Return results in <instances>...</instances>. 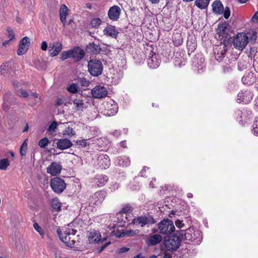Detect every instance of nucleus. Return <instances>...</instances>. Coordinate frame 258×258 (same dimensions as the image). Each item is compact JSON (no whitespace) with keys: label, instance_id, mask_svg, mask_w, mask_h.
Wrapping results in <instances>:
<instances>
[{"label":"nucleus","instance_id":"obj_1","mask_svg":"<svg viewBox=\"0 0 258 258\" xmlns=\"http://www.w3.org/2000/svg\"><path fill=\"white\" fill-rule=\"evenodd\" d=\"M178 233L182 240L191 241L197 244H200L202 239L201 232L194 230L192 228H189L185 231L179 230Z\"/></svg>","mask_w":258,"mask_h":258},{"label":"nucleus","instance_id":"obj_2","mask_svg":"<svg viewBox=\"0 0 258 258\" xmlns=\"http://www.w3.org/2000/svg\"><path fill=\"white\" fill-rule=\"evenodd\" d=\"M88 71L90 74L95 77L100 75L103 71V65L101 61L98 59H92L88 63Z\"/></svg>","mask_w":258,"mask_h":258},{"label":"nucleus","instance_id":"obj_3","mask_svg":"<svg viewBox=\"0 0 258 258\" xmlns=\"http://www.w3.org/2000/svg\"><path fill=\"white\" fill-rule=\"evenodd\" d=\"M60 239L69 247H72L75 244V240L74 239L76 231L74 229H68L63 231V233H59L57 230Z\"/></svg>","mask_w":258,"mask_h":258},{"label":"nucleus","instance_id":"obj_4","mask_svg":"<svg viewBox=\"0 0 258 258\" xmlns=\"http://www.w3.org/2000/svg\"><path fill=\"white\" fill-rule=\"evenodd\" d=\"M248 42V37L244 32L238 33L233 39V44L235 48L242 50L246 47Z\"/></svg>","mask_w":258,"mask_h":258},{"label":"nucleus","instance_id":"obj_5","mask_svg":"<svg viewBox=\"0 0 258 258\" xmlns=\"http://www.w3.org/2000/svg\"><path fill=\"white\" fill-rule=\"evenodd\" d=\"M104 108L103 114L106 116H112L114 115L118 110L117 104L111 99H109L102 104Z\"/></svg>","mask_w":258,"mask_h":258},{"label":"nucleus","instance_id":"obj_6","mask_svg":"<svg viewBox=\"0 0 258 258\" xmlns=\"http://www.w3.org/2000/svg\"><path fill=\"white\" fill-rule=\"evenodd\" d=\"M158 229L162 234H168L175 230L173 222L168 219H164L158 224Z\"/></svg>","mask_w":258,"mask_h":258},{"label":"nucleus","instance_id":"obj_7","mask_svg":"<svg viewBox=\"0 0 258 258\" xmlns=\"http://www.w3.org/2000/svg\"><path fill=\"white\" fill-rule=\"evenodd\" d=\"M181 239V236L179 237L174 235L165 240V246L168 250H175L179 247Z\"/></svg>","mask_w":258,"mask_h":258},{"label":"nucleus","instance_id":"obj_8","mask_svg":"<svg viewBox=\"0 0 258 258\" xmlns=\"http://www.w3.org/2000/svg\"><path fill=\"white\" fill-rule=\"evenodd\" d=\"M50 186L54 192L60 194L66 188V183L62 179L56 177L51 179Z\"/></svg>","mask_w":258,"mask_h":258},{"label":"nucleus","instance_id":"obj_9","mask_svg":"<svg viewBox=\"0 0 258 258\" xmlns=\"http://www.w3.org/2000/svg\"><path fill=\"white\" fill-rule=\"evenodd\" d=\"M87 237L89 243L91 244H99L105 240L101 237L100 232L95 230L88 232Z\"/></svg>","mask_w":258,"mask_h":258},{"label":"nucleus","instance_id":"obj_10","mask_svg":"<svg viewBox=\"0 0 258 258\" xmlns=\"http://www.w3.org/2000/svg\"><path fill=\"white\" fill-rule=\"evenodd\" d=\"M105 197L104 191H99L94 193L89 199V205L94 207L101 204Z\"/></svg>","mask_w":258,"mask_h":258},{"label":"nucleus","instance_id":"obj_11","mask_svg":"<svg viewBox=\"0 0 258 258\" xmlns=\"http://www.w3.org/2000/svg\"><path fill=\"white\" fill-rule=\"evenodd\" d=\"M107 94L106 88L101 85L96 86L91 90V94L94 98L100 99L105 97Z\"/></svg>","mask_w":258,"mask_h":258},{"label":"nucleus","instance_id":"obj_12","mask_svg":"<svg viewBox=\"0 0 258 258\" xmlns=\"http://www.w3.org/2000/svg\"><path fill=\"white\" fill-rule=\"evenodd\" d=\"M62 166L58 163L53 162L49 165L47 169V172L52 176H55L59 174L61 170Z\"/></svg>","mask_w":258,"mask_h":258},{"label":"nucleus","instance_id":"obj_13","mask_svg":"<svg viewBox=\"0 0 258 258\" xmlns=\"http://www.w3.org/2000/svg\"><path fill=\"white\" fill-rule=\"evenodd\" d=\"M134 223L141 224V226L143 227L145 225L152 224L155 223V220L151 216H142L138 217L136 219H134Z\"/></svg>","mask_w":258,"mask_h":258},{"label":"nucleus","instance_id":"obj_14","mask_svg":"<svg viewBox=\"0 0 258 258\" xmlns=\"http://www.w3.org/2000/svg\"><path fill=\"white\" fill-rule=\"evenodd\" d=\"M29 45V38L28 37H24L20 41L19 47L17 50V54L19 55L23 54L28 50Z\"/></svg>","mask_w":258,"mask_h":258},{"label":"nucleus","instance_id":"obj_15","mask_svg":"<svg viewBox=\"0 0 258 258\" xmlns=\"http://www.w3.org/2000/svg\"><path fill=\"white\" fill-rule=\"evenodd\" d=\"M237 97L239 102L248 104L252 99V94L249 91L241 92L238 94Z\"/></svg>","mask_w":258,"mask_h":258},{"label":"nucleus","instance_id":"obj_16","mask_svg":"<svg viewBox=\"0 0 258 258\" xmlns=\"http://www.w3.org/2000/svg\"><path fill=\"white\" fill-rule=\"evenodd\" d=\"M120 12L121 10L118 6H113L108 12V17L111 20L116 21L119 18Z\"/></svg>","mask_w":258,"mask_h":258},{"label":"nucleus","instance_id":"obj_17","mask_svg":"<svg viewBox=\"0 0 258 258\" xmlns=\"http://www.w3.org/2000/svg\"><path fill=\"white\" fill-rule=\"evenodd\" d=\"M49 53L51 56H56L62 49V45L59 42H53L49 45Z\"/></svg>","mask_w":258,"mask_h":258},{"label":"nucleus","instance_id":"obj_18","mask_svg":"<svg viewBox=\"0 0 258 258\" xmlns=\"http://www.w3.org/2000/svg\"><path fill=\"white\" fill-rule=\"evenodd\" d=\"M72 57L76 61H79L85 55L84 51L80 47H76L71 49Z\"/></svg>","mask_w":258,"mask_h":258},{"label":"nucleus","instance_id":"obj_19","mask_svg":"<svg viewBox=\"0 0 258 258\" xmlns=\"http://www.w3.org/2000/svg\"><path fill=\"white\" fill-rule=\"evenodd\" d=\"M98 165L103 168H108L110 164V159L109 157L106 154H101L98 157Z\"/></svg>","mask_w":258,"mask_h":258},{"label":"nucleus","instance_id":"obj_20","mask_svg":"<svg viewBox=\"0 0 258 258\" xmlns=\"http://www.w3.org/2000/svg\"><path fill=\"white\" fill-rule=\"evenodd\" d=\"M72 145L71 141L67 139H59L56 143L57 148L61 150L69 149Z\"/></svg>","mask_w":258,"mask_h":258},{"label":"nucleus","instance_id":"obj_21","mask_svg":"<svg viewBox=\"0 0 258 258\" xmlns=\"http://www.w3.org/2000/svg\"><path fill=\"white\" fill-rule=\"evenodd\" d=\"M103 33L104 35L111 37L112 38H116L119 32L115 29V26L112 25H108L103 30Z\"/></svg>","mask_w":258,"mask_h":258},{"label":"nucleus","instance_id":"obj_22","mask_svg":"<svg viewBox=\"0 0 258 258\" xmlns=\"http://www.w3.org/2000/svg\"><path fill=\"white\" fill-rule=\"evenodd\" d=\"M256 81V76L251 72L245 74L241 79L242 82L246 85H250L252 84Z\"/></svg>","mask_w":258,"mask_h":258},{"label":"nucleus","instance_id":"obj_23","mask_svg":"<svg viewBox=\"0 0 258 258\" xmlns=\"http://www.w3.org/2000/svg\"><path fill=\"white\" fill-rule=\"evenodd\" d=\"M162 240V236L158 234L149 236L147 239V243L149 245H155Z\"/></svg>","mask_w":258,"mask_h":258},{"label":"nucleus","instance_id":"obj_24","mask_svg":"<svg viewBox=\"0 0 258 258\" xmlns=\"http://www.w3.org/2000/svg\"><path fill=\"white\" fill-rule=\"evenodd\" d=\"M21 85L22 84L21 83H19L17 81H14L13 82V86L17 92V94L22 97H27L28 96V92L26 90L20 88V87H21Z\"/></svg>","mask_w":258,"mask_h":258},{"label":"nucleus","instance_id":"obj_25","mask_svg":"<svg viewBox=\"0 0 258 258\" xmlns=\"http://www.w3.org/2000/svg\"><path fill=\"white\" fill-rule=\"evenodd\" d=\"M228 24L226 23H223L219 24L217 29V33L219 35V37L221 36L222 38L227 37V32L226 30L227 29Z\"/></svg>","mask_w":258,"mask_h":258},{"label":"nucleus","instance_id":"obj_26","mask_svg":"<svg viewBox=\"0 0 258 258\" xmlns=\"http://www.w3.org/2000/svg\"><path fill=\"white\" fill-rule=\"evenodd\" d=\"M108 178L105 175H98L94 179L93 182L98 186H102L107 182Z\"/></svg>","mask_w":258,"mask_h":258},{"label":"nucleus","instance_id":"obj_27","mask_svg":"<svg viewBox=\"0 0 258 258\" xmlns=\"http://www.w3.org/2000/svg\"><path fill=\"white\" fill-rule=\"evenodd\" d=\"M68 15V8L65 5H62L60 7L59 16L61 22L64 26L66 22L67 16Z\"/></svg>","mask_w":258,"mask_h":258},{"label":"nucleus","instance_id":"obj_28","mask_svg":"<svg viewBox=\"0 0 258 258\" xmlns=\"http://www.w3.org/2000/svg\"><path fill=\"white\" fill-rule=\"evenodd\" d=\"M213 11L217 14H222L224 9L222 3L220 1H215L212 4Z\"/></svg>","mask_w":258,"mask_h":258},{"label":"nucleus","instance_id":"obj_29","mask_svg":"<svg viewBox=\"0 0 258 258\" xmlns=\"http://www.w3.org/2000/svg\"><path fill=\"white\" fill-rule=\"evenodd\" d=\"M86 50L88 52L97 54L100 52L101 48L94 43H90L87 46Z\"/></svg>","mask_w":258,"mask_h":258},{"label":"nucleus","instance_id":"obj_30","mask_svg":"<svg viewBox=\"0 0 258 258\" xmlns=\"http://www.w3.org/2000/svg\"><path fill=\"white\" fill-rule=\"evenodd\" d=\"M116 162L120 166L126 167L130 165L131 161L129 157L122 156L116 159Z\"/></svg>","mask_w":258,"mask_h":258},{"label":"nucleus","instance_id":"obj_31","mask_svg":"<svg viewBox=\"0 0 258 258\" xmlns=\"http://www.w3.org/2000/svg\"><path fill=\"white\" fill-rule=\"evenodd\" d=\"M172 38L173 42L175 46H178L182 44L183 42V38L180 33H174L173 35Z\"/></svg>","mask_w":258,"mask_h":258},{"label":"nucleus","instance_id":"obj_32","mask_svg":"<svg viewBox=\"0 0 258 258\" xmlns=\"http://www.w3.org/2000/svg\"><path fill=\"white\" fill-rule=\"evenodd\" d=\"M74 109L76 111H83L85 108L84 103L80 99H75L73 102Z\"/></svg>","mask_w":258,"mask_h":258},{"label":"nucleus","instance_id":"obj_33","mask_svg":"<svg viewBox=\"0 0 258 258\" xmlns=\"http://www.w3.org/2000/svg\"><path fill=\"white\" fill-rule=\"evenodd\" d=\"M51 206L53 208V210L55 211H59L61 208V203L59 201L58 199L57 198L53 199L51 202Z\"/></svg>","mask_w":258,"mask_h":258},{"label":"nucleus","instance_id":"obj_34","mask_svg":"<svg viewBox=\"0 0 258 258\" xmlns=\"http://www.w3.org/2000/svg\"><path fill=\"white\" fill-rule=\"evenodd\" d=\"M210 0H196L195 5L200 9H204L209 5Z\"/></svg>","mask_w":258,"mask_h":258},{"label":"nucleus","instance_id":"obj_35","mask_svg":"<svg viewBox=\"0 0 258 258\" xmlns=\"http://www.w3.org/2000/svg\"><path fill=\"white\" fill-rule=\"evenodd\" d=\"M148 64L150 68L155 69L159 66V62L155 57H152L148 60Z\"/></svg>","mask_w":258,"mask_h":258},{"label":"nucleus","instance_id":"obj_36","mask_svg":"<svg viewBox=\"0 0 258 258\" xmlns=\"http://www.w3.org/2000/svg\"><path fill=\"white\" fill-rule=\"evenodd\" d=\"M11 65L9 62H6L2 64L0 67V74L5 75L10 69Z\"/></svg>","mask_w":258,"mask_h":258},{"label":"nucleus","instance_id":"obj_37","mask_svg":"<svg viewBox=\"0 0 258 258\" xmlns=\"http://www.w3.org/2000/svg\"><path fill=\"white\" fill-rule=\"evenodd\" d=\"M10 165V162L8 159H0V169L6 170Z\"/></svg>","mask_w":258,"mask_h":258},{"label":"nucleus","instance_id":"obj_38","mask_svg":"<svg viewBox=\"0 0 258 258\" xmlns=\"http://www.w3.org/2000/svg\"><path fill=\"white\" fill-rule=\"evenodd\" d=\"M28 139H26L23 143L20 151V153L22 156H25L27 150V142Z\"/></svg>","mask_w":258,"mask_h":258},{"label":"nucleus","instance_id":"obj_39","mask_svg":"<svg viewBox=\"0 0 258 258\" xmlns=\"http://www.w3.org/2000/svg\"><path fill=\"white\" fill-rule=\"evenodd\" d=\"M139 233V231L136 230L135 231L133 230H126V231H123L121 234H120L118 236V237H122L124 235H128L130 236H133Z\"/></svg>","mask_w":258,"mask_h":258},{"label":"nucleus","instance_id":"obj_40","mask_svg":"<svg viewBox=\"0 0 258 258\" xmlns=\"http://www.w3.org/2000/svg\"><path fill=\"white\" fill-rule=\"evenodd\" d=\"M78 85L76 84L73 83L67 87V90L71 93H76L78 90Z\"/></svg>","mask_w":258,"mask_h":258},{"label":"nucleus","instance_id":"obj_41","mask_svg":"<svg viewBox=\"0 0 258 258\" xmlns=\"http://www.w3.org/2000/svg\"><path fill=\"white\" fill-rule=\"evenodd\" d=\"M225 47H226L225 45L223 44V45H220V46H218L217 47H216L215 48V50H217V49H218V50H221V56H218V58H217L218 60H220L221 58H222V57L224 56V55L227 50V49Z\"/></svg>","mask_w":258,"mask_h":258},{"label":"nucleus","instance_id":"obj_42","mask_svg":"<svg viewBox=\"0 0 258 258\" xmlns=\"http://www.w3.org/2000/svg\"><path fill=\"white\" fill-rule=\"evenodd\" d=\"M63 134L71 137L72 136H74L76 135V133L73 128L68 127L63 131Z\"/></svg>","mask_w":258,"mask_h":258},{"label":"nucleus","instance_id":"obj_43","mask_svg":"<svg viewBox=\"0 0 258 258\" xmlns=\"http://www.w3.org/2000/svg\"><path fill=\"white\" fill-rule=\"evenodd\" d=\"M49 142V140L47 138L45 137L43 139H41L38 142V145L40 148H45L48 143Z\"/></svg>","mask_w":258,"mask_h":258},{"label":"nucleus","instance_id":"obj_44","mask_svg":"<svg viewBox=\"0 0 258 258\" xmlns=\"http://www.w3.org/2000/svg\"><path fill=\"white\" fill-rule=\"evenodd\" d=\"M33 227H34V229L39 233V234L41 236V237H44V230L39 225V224L37 223H34Z\"/></svg>","mask_w":258,"mask_h":258},{"label":"nucleus","instance_id":"obj_45","mask_svg":"<svg viewBox=\"0 0 258 258\" xmlns=\"http://www.w3.org/2000/svg\"><path fill=\"white\" fill-rule=\"evenodd\" d=\"M72 52H71V49L64 51L62 52L61 54V58L62 60H64L67 58L72 57L71 55Z\"/></svg>","mask_w":258,"mask_h":258},{"label":"nucleus","instance_id":"obj_46","mask_svg":"<svg viewBox=\"0 0 258 258\" xmlns=\"http://www.w3.org/2000/svg\"><path fill=\"white\" fill-rule=\"evenodd\" d=\"M101 20L99 18H94L91 21V25L93 27H98L101 23Z\"/></svg>","mask_w":258,"mask_h":258},{"label":"nucleus","instance_id":"obj_47","mask_svg":"<svg viewBox=\"0 0 258 258\" xmlns=\"http://www.w3.org/2000/svg\"><path fill=\"white\" fill-rule=\"evenodd\" d=\"M132 207L129 205H126L121 209L119 213L120 214H127L128 213H130L132 212Z\"/></svg>","mask_w":258,"mask_h":258},{"label":"nucleus","instance_id":"obj_48","mask_svg":"<svg viewBox=\"0 0 258 258\" xmlns=\"http://www.w3.org/2000/svg\"><path fill=\"white\" fill-rule=\"evenodd\" d=\"M57 123L56 121H53L49 126L48 131L50 133L54 132L55 130L57 127Z\"/></svg>","mask_w":258,"mask_h":258},{"label":"nucleus","instance_id":"obj_49","mask_svg":"<svg viewBox=\"0 0 258 258\" xmlns=\"http://www.w3.org/2000/svg\"><path fill=\"white\" fill-rule=\"evenodd\" d=\"M252 127L254 134L258 135V117L255 118Z\"/></svg>","mask_w":258,"mask_h":258},{"label":"nucleus","instance_id":"obj_50","mask_svg":"<svg viewBox=\"0 0 258 258\" xmlns=\"http://www.w3.org/2000/svg\"><path fill=\"white\" fill-rule=\"evenodd\" d=\"M76 143L77 145L82 147H85L89 145V143H87L86 140H77Z\"/></svg>","mask_w":258,"mask_h":258},{"label":"nucleus","instance_id":"obj_51","mask_svg":"<svg viewBox=\"0 0 258 258\" xmlns=\"http://www.w3.org/2000/svg\"><path fill=\"white\" fill-rule=\"evenodd\" d=\"M8 36L9 38V41L12 40L15 38V34L11 29H7Z\"/></svg>","mask_w":258,"mask_h":258},{"label":"nucleus","instance_id":"obj_52","mask_svg":"<svg viewBox=\"0 0 258 258\" xmlns=\"http://www.w3.org/2000/svg\"><path fill=\"white\" fill-rule=\"evenodd\" d=\"M224 17L226 19L229 18L230 16V10L229 7H226L224 11Z\"/></svg>","mask_w":258,"mask_h":258},{"label":"nucleus","instance_id":"obj_53","mask_svg":"<svg viewBox=\"0 0 258 258\" xmlns=\"http://www.w3.org/2000/svg\"><path fill=\"white\" fill-rule=\"evenodd\" d=\"M175 224L177 227L178 228H181L184 225V224L183 223V221L180 220H177L175 222Z\"/></svg>","mask_w":258,"mask_h":258},{"label":"nucleus","instance_id":"obj_54","mask_svg":"<svg viewBox=\"0 0 258 258\" xmlns=\"http://www.w3.org/2000/svg\"><path fill=\"white\" fill-rule=\"evenodd\" d=\"M252 23L258 22V11H257L253 16L251 20Z\"/></svg>","mask_w":258,"mask_h":258},{"label":"nucleus","instance_id":"obj_55","mask_svg":"<svg viewBox=\"0 0 258 258\" xmlns=\"http://www.w3.org/2000/svg\"><path fill=\"white\" fill-rule=\"evenodd\" d=\"M41 48L43 50H46L47 49V43L46 41H43L41 43Z\"/></svg>","mask_w":258,"mask_h":258},{"label":"nucleus","instance_id":"obj_56","mask_svg":"<svg viewBox=\"0 0 258 258\" xmlns=\"http://www.w3.org/2000/svg\"><path fill=\"white\" fill-rule=\"evenodd\" d=\"M129 250L128 248L127 247H122L118 249L119 253H124L125 252Z\"/></svg>","mask_w":258,"mask_h":258},{"label":"nucleus","instance_id":"obj_57","mask_svg":"<svg viewBox=\"0 0 258 258\" xmlns=\"http://www.w3.org/2000/svg\"><path fill=\"white\" fill-rule=\"evenodd\" d=\"M256 39V33L255 32L252 31V35L250 37V39L251 40L255 41Z\"/></svg>","mask_w":258,"mask_h":258},{"label":"nucleus","instance_id":"obj_58","mask_svg":"<svg viewBox=\"0 0 258 258\" xmlns=\"http://www.w3.org/2000/svg\"><path fill=\"white\" fill-rule=\"evenodd\" d=\"M31 95L33 97H34V98H37V99H39V100H40V99H41L40 97H39V94H37V93H36V92L32 93H31Z\"/></svg>","mask_w":258,"mask_h":258},{"label":"nucleus","instance_id":"obj_59","mask_svg":"<svg viewBox=\"0 0 258 258\" xmlns=\"http://www.w3.org/2000/svg\"><path fill=\"white\" fill-rule=\"evenodd\" d=\"M63 103V100L61 99L58 98L57 99L56 102V105L57 106H60L62 105Z\"/></svg>","mask_w":258,"mask_h":258},{"label":"nucleus","instance_id":"obj_60","mask_svg":"<svg viewBox=\"0 0 258 258\" xmlns=\"http://www.w3.org/2000/svg\"><path fill=\"white\" fill-rule=\"evenodd\" d=\"M146 169H148V168H147V167H144L142 170V171L140 172V174H141V176H144L145 175H144V173L146 171Z\"/></svg>","mask_w":258,"mask_h":258},{"label":"nucleus","instance_id":"obj_61","mask_svg":"<svg viewBox=\"0 0 258 258\" xmlns=\"http://www.w3.org/2000/svg\"><path fill=\"white\" fill-rule=\"evenodd\" d=\"M152 4H158L160 0H149Z\"/></svg>","mask_w":258,"mask_h":258},{"label":"nucleus","instance_id":"obj_62","mask_svg":"<svg viewBox=\"0 0 258 258\" xmlns=\"http://www.w3.org/2000/svg\"><path fill=\"white\" fill-rule=\"evenodd\" d=\"M255 106L256 109L258 111V96L256 97V98L255 100Z\"/></svg>","mask_w":258,"mask_h":258},{"label":"nucleus","instance_id":"obj_63","mask_svg":"<svg viewBox=\"0 0 258 258\" xmlns=\"http://www.w3.org/2000/svg\"><path fill=\"white\" fill-rule=\"evenodd\" d=\"M120 146L123 148H126V146L125 141H122L120 143Z\"/></svg>","mask_w":258,"mask_h":258},{"label":"nucleus","instance_id":"obj_64","mask_svg":"<svg viewBox=\"0 0 258 258\" xmlns=\"http://www.w3.org/2000/svg\"><path fill=\"white\" fill-rule=\"evenodd\" d=\"M134 258H144V257L141 254H139L135 256Z\"/></svg>","mask_w":258,"mask_h":258}]
</instances>
